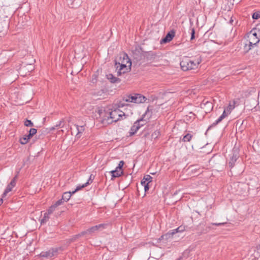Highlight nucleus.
<instances>
[{"instance_id": "45", "label": "nucleus", "mask_w": 260, "mask_h": 260, "mask_svg": "<svg viewBox=\"0 0 260 260\" xmlns=\"http://www.w3.org/2000/svg\"><path fill=\"white\" fill-rule=\"evenodd\" d=\"M3 203V199L2 198L0 199V206Z\"/></svg>"}, {"instance_id": "5", "label": "nucleus", "mask_w": 260, "mask_h": 260, "mask_svg": "<svg viewBox=\"0 0 260 260\" xmlns=\"http://www.w3.org/2000/svg\"><path fill=\"white\" fill-rule=\"evenodd\" d=\"M156 54L152 51H142L140 55V59L152 62L156 58Z\"/></svg>"}, {"instance_id": "16", "label": "nucleus", "mask_w": 260, "mask_h": 260, "mask_svg": "<svg viewBox=\"0 0 260 260\" xmlns=\"http://www.w3.org/2000/svg\"><path fill=\"white\" fill-rule=\"evenodd\" d=\"M136 104L144 103L147 100V98L140 93H136Z\"/></svg>"}, {"instance_id": "28", "label": "nucleus", "mask_w": 260, "mask_h": 260, "mask_svg": "<svg viewBox=\"0 0 260 260\" xmlns=\"http://www.w3.org/2000/svg\"><path fill=\"white\" fill-rule=\"evenodd\" d=\"M30 139L29 137H27L26 135L24 136L23 137L20 138L19 139V142L21 144L24 145L26 144Z\"/></svg>"}, {"instance_id": "44", "label": "nucleus", "mask_w": 260, "mask_h": 260, "mask_svg": "<svg viewBox=\"0 0 260 260\" xmlns=\"http://www.w3.org/2000/svg\"><path fill=\"white\" fill-rule=\"evenodd\" d=\"M233 22H234L233 17H232L231 18V19H230V22H230V24H231L232 25H233Z\"/></svg>"}, {"instance_id": "9", "label": "nucleus", "mask_w": 260, "mask_h": 260, "mask_svg": "<svg viewBox=\"0 0 260 260\" xmlns=\"http://www.w3.org/2000/svg\"><path fill=\"white\" fill-rule=\"evenodd\" d=\"M93 178H94V177L92 176V175H90L89 179L86 183H85L82 185L79 184L76 187V189H75L74 190H73L72 191L64 192L63 193V194H66V193H68L70 194V195H72L73 194L75 193L76 191L82 189V188L87 186V185L90 184L92 182Z\"/></svg>"}, {"instance_id": "17", "label": "nucleus", "mask_w": 260, "mask_h": 260, "mask_svg": "<svg viewBox=\"0 0 260 260\" xmlns=\"http://www.w3.org/2000/svg\"><path fill=\"white\" fill-rule=\"evenodd\" d=\"M107 77L110 82L112 83H119L121 81L119 78L114 76L112 74L107 75Z\"/></svg>"}, {"instance_id": "12", "label": "nucleus", "mask_w": 260, "mask_h": 260, "mask_svg": "<svg viewBox=\"0 0 260 260\" xmlns=\"http://www.w3.org/2000/svg\"><path fill=\"white\" fill-rule=\"evenodd\" d=\"M57 252V250L52 249L47 251H42L40 253V256L47 258H50L53 257L54 255V254L56 253Z\"/></svg>"}, {"instance_id": "38", "label": "nucleus", "mask_w": 260, "mask_h": 260, "mask_svg": "<svg viewBox=\"0 0 260 260\" xmlns=\"http://www.w3.org/2000/svg\"><path fill=\"white\" fill-rule=\"evenodd\" d=\"M124 164V162L123 160H121L119 161L118 166H117L118 169H122V167Z\"/></svg>"}, {"instance_id": "6", "label": "nucleus", "mask_w": 260, "mask_h": 260, "mask_svg": "<svg viewBox=\"0 0 260 260\" xmlns=\"http://www.w3.org/2000/svg\"><path fill=\"white\" fill-rule=\"evenodd\" d=\"M150 106H148L144 114L142 115V117L137 120L139 121L140 128L145 125L147 123V120L151 117V115L149 114L150 111H152V109H150Z\"/></svg>"}, {"instance_id": "14", "label": "nucleus", "mask_w": 260, "mask_h": 260, "mask_svg": "<svg viewBox=\"0 0 260 260\" xmlns=\"http://www.w3.org/2000/svg\"><path fill=\"white\" fill-rule=\"evenodd\" d=\"M110 173L111 174L112 178H117L122 175L123 174V171L122 169H119L117 167L114 170L110 171Z\"/></svg>"}, {"instance_id": "13", "label": "nucleus", "mask_w": 260, "mask_h": 260, "mask_svg": "<svg viewBox=\"0 0 260 260\" xmlns=\"http://www.w3.org/2000/svg\"><path fill=\"white\" fill-rule=\"evenodd\" d=\"M140 128V127L139 124V121H135L131 128L130 132H129V136H132L135 135Z\"/></svg>"}, {"instance_id": "33", "label": "nucleus", "mask_w": 260, "mask_h": 260, "mask_svg": "<svg viewBox=\"0 0 260 260\" xmlns=\"http://www.w3.org/2000/svg\"><path fill=\"white\" fill-rule=\"evenodd\" d=\"M24 124L26 126H34V123L30 120L26 119L24 121Z\"/></svg>"}, {"instance_id": "32", "label": "nucleus", "mask_w": 260, "mask_h": 260, "mask_svg": "<svg viewBox=\"0 0 260 260\" xmlns=\"http://www.w3.org/2000/svg\"><path fill=\"white\" fill-rule=\"evenodd\" d=\"M253 19H258L260 18V11H256L253 13L252 15Z\"/></svg>"}, {"instance_id": "1", "label": "nucleus", "mask_w": 260, "mask_h": 260, "mask_svg": "<svg viewBox=\"0 0 260 260\" xmlns=\"http://www.w3.org/2000/svg\"><path fill=\"white\" fill-rule=\"evenodd\" d=\"M202 61L200 55H197L194 58L184 56L180 62L181 69L183 71H188L198 69Z\"/></svg>"}, {"instance_id": "25", "label": "nucleus", "mask_w": 260, "mask_h": 260, "mask_svg": "<svg viewBox=\"0 0 260 260\" xmlns=\"http://www.w3.org/2000/svg\"><path fill=\"white\" fill-rule=\"evenodd\" d=\"M255 46L254 45H250V43L248 44H246L243 47L244 49V54H246L252 48H254Z\"/></svg>"}, {"instance_id": "34", "label": "nucleus", "mask_w": 260, "mask_h": 260, "mask_svg": "<svg viewBox=\"0 0 260 260\" xmlns=\"http://www.w3.org/2000/svg\"><path fill=\"white\" fill-rule=\"evenodd\" d=\"M191 32V37H190V40L192 41L195 38V29L193 27L191 28L190 29Z\"/></svg>"}, {"instance_id": "11", "label": "nucleus", "mask_w": 260, "mask_h": 260, "mask_svg": "<svg viewBox=\"0 0 260 260\" xmlns=\"http://www.w3.org/2000/svg\"><path fill=\"white\" fill-rule=\"evenodd\" d=\"M175 31L172 30L169 31L166 36L165 38L162 39L160 41V43H167L170 42L175 36Z\"/></svg>"}, {"instance_id": "23", "label": "nucleus", "mask_w": 260, "mask_h": 260, "mask_svg": "<svg viewBox=\"0 0 260 260\" xmlns=\"http://www.w3.org/2000/svg\"><path fill=\"white\" fill-rule=\"evenodd\" d=\"M224 118V115H221L215 122H214L208 128V129L211 128L212 127L215 126L218 123H219Z\"/></svg>"}, {"instance_id": "37", "label": "nucleus", "mask_w": 260, "mask_h": 260, "mask_svg": "<svg viewBox=\"0 0 260 260\" xmlns=\"http://www.w3.org/2000/svg\"><path fill=\"white\" fill-rule=\"evenodd\" d=\"M62 123V121H60L58 124H57L55 126H52L50 128H49V129L50 131H52L53 130H54L56 127H58L61 126V124Z\"/></svg>"}, {"instance_id": "26", "label": "nucleus", "mask_w": 260, "mask_h": 260, "mask_svg": "<svg viewBox=\"0 0 260 260\" xmlns=\"http://www.w3.org/2000/svg\"><path fill=\"white\" fill-rule=\"evenodd\" d=\"M76 127L78 131L77 136L79 138L81 136L80 134L84 132V126H79L78 125H76Z\"/></svg>"}, {"instance_id": "35", "label": "nucleus", "mask_w": 260, "mask_h": 260, "mask_svg": "<svg viewBox=\"0 0 260 260\" xmlns=\"http://www.w3.org/2000/svg\"><path fill=\"white\" fill-rule=\"evenodd\" d=\"M143 179H144V180H145L148 183H149L152 181V177L149 175H147L144 177Z\"/></svg>"}, {"instance_id": "30", "label": "nucleus", "mask_w": 260, "mask_h": 260, "mask_svg": "<svg viewBox=\"0 0 260 260\" xmlns=\"http://www.w3.org/2000/svg\"><path fill=\"white\" fill-rule=\"evenodd\" d=\"M192 138V135L190 134L187 133L185 136H183L182 140L183 142H189L191 138Z\"/></svg>"}, {"instance_id": "19", "label": "nucleus", "mask_w": 260, "mask_h": 260, "mask_svg": "<svg viewBox=\"0 0 260 260\" xmlns=\"http://www.w3.org/2000/svg\"><path fill=\"white\" fill-rule=\"evenodd\" d=\"M128 67L127 64L122 63L121 62H117V60H115V67L116 68V71L118 70H122L123 68H125V67Z\"/></svg>"}, {"instance_id": "42", "label": "nucleus", "mask_w": 260, "mask_h": 260, "mask_svg": "<svg viewBox=\"0 0 260 260\" xmlns=\"http://www.w3.org/2000/svg\"><path fill=\"white\" fill-rule=\"evenodd\" d=\"M147 183V181L145 180H144V179H143L141 181V184L144 186H145V185H146Z\"/></svg>"}, {"instance_id": "22", "label": "nucleus", "mask_w": 260, "mask_h": 260, "mask_svg": "<svg viewBox=\"0 0 260 260\" xmlns=\"http://www.w3.org/2000/svg\"><path fill=\"white\" fill-rule=\"evenodd\" d=\"M184 230H185V228L184 226H180L175 229L170 230V231H171V233L172 234V235L174 236L175 234H176L178 233L182 232Z\"/></svg>"}, {"instance_id": "49", "label": "nucleus", "mask_w": 260, "mask_h": 260, "mask_svg": "<svg viewBox=\"0 0 260 260\" xmlns=\"http://www.w3.org/2000/svg\"><path fill=\"white\" fill-rule=\"evenodd\" d=\"M176 192L174 193V195H176Z\"/></svg>"}, {"instance_id": "50", "label": "nucleus", "mask_w": 260, "mask_h": 260, "mask_svg": "<svg viewBox=\"0 0 260 260\" xmlns=\"http://www.w3.org/2000/svg\"><path fill=\"white\" fill-rule=\"evenodd\" d=\"M151 113H152V112H151ZM149 114H151H151H150L149 113Z\"/></svg>"}, {"instance_id": "31", "label": "nucleus", "mask_w": 260, "mask_h": 260, "mask_svg": "<svg viewBox=\"0 0 260 260\" xmlns=\"http://www.w3.org/2000/svg\"><path fill=\"white\" fill-rule=\"evenodd\" d=\"M61 197H62V198L57 201L61 202H60V205H62L64 202L68 201L70 200L71 196H61Z\"/></svg>"}, {"instance_id": "40", "label": "nucleus", "mask_w": 260, "mask_h": 260, "mask_svg": "<svg viewBox=\"0 0 260 260\" xmlns=\"http://www.w3.org/2000/svg\"><path fill=\"white\" fill-rule=\"evenodd\" d=\"M229 114H230L227 112V111L225 109H224L221 115H224V117L225 118V117L228 116V115Z\"/></svg>"}, {"instance_id": "27", "label": "nucleus", "mask_w": 260, "mask_h": 260, "mask_svg": "<svg viewBox=\"0 0 260 260\" xmlns=\"http://www.w3.org/2000/svg\"><path fill=\"white\" fill-rule=\"evenodd\" d=\"M37 132V129L35 128H31L29 131V134L26 135L27 137H29V139L32 138Z\"/></svg>"}, {"instance_id": "24", "label": "nucleus", "mask_w": 260, "mask_h": 260, "mask_svg": "<svg viewBox=\"0 0 260 260\" xmlns=\"http://www.w3.org/2000/svg\"><path fill=\"white\" fill-rule=\"evenodd\" d=\"M50 213H48L47 211H46L44 214L43 218L41 220V224L45 223L50 218Z\"/></svg>"}, {"instance_id": "39", "label": "nucleus", "mask_w": 260, "mask_h": 260, "mask_svg": "<svg viewBox=\"0 0 260 260\" xmlns=\"http://www.w3.org/2000/svg\"><path fill=\"white\" fill-rule=\"evenodd\" d=\"M125 105H126V104H125L124 103H122L121 102H120L118 104V108H122V107H123L124 106H125Z\"/></svg>"}, {"instance_id": "20", "label": "nucleus", "mask_w": 260, "mask_h": 260, "mask_svg": "<svg viewBox=\"0 0 260 260\" xmlns=\"http://www.w3.org/2000/svg\"><path fill=\"white\" fill-rule=\"evenodd\" d=\"M131 67H129L128 66V67H125V69L123 68V69H122V70H117L116 71H117V75L120 76L122 74H124L126 73H127L131 71Z\"/></svg>"}, {"instance_id": "29", "label": "nucleus", "mask_w": 260, "mask_h": 260, "mask_svg": "<svg viewBox=\"0 0 260 260\" xmlns=\"http://www.w3.org/2000/svg\"><path fill=\"white\" fill-rule=\"evenodd\" d=\"M173 235L171 233V231H169L168 233L165 234L161 235L162 238H165V240L167 241L169 239H171L173 237Z\"/></svg>"}, {"instance_id": "47", "label": "nucleus", "mask_w": 260, "mask_h": 260, "mask_svg": "<svg viewBox=\"0 0 260 260\" xmlns=\"http://www.w3.org/2000/svg\"><path fill=\"white\" fill-rule=\"evenodd\" d=\"M182 257H180L178 258H177L176 260H181Z\"/></svg>"}, {"instance_id": "3", "label": "nucleus", "mask_w": 260, "mask_h": 260, "mask_svg": "<svg viewBox=\"0 0 260 260\" xmlns=\"http://www.w3.org/2000/svg\"><path fill=\"white\" fill-rule=\"evenodd\" d=\"M247 38L250 45H254L255 47L260 41V29L255 27L247 33Z\"/></svg>"}, {"instance_id": "48", "label": "nucleus", "mask_w": 260, "mask_h": 260, "mask_svg": "<svg viewBox=\"0 0 260 260\" xmlns=\"http://www.w3.org/2000/svg\"><path fill=\"white\" fill-rule=\"evenodd\" d=\"M206 104H211V103H210V102H206Z\"/></svg>"}, {"instance_id": "46", "label": "nucleus", "mask_w": 260, "mask_h": 260, "mask_svg": "<svg viewBox=\"0 0 260 260\" xmlns=\"http://www.w3.org/2000/svg\"><path fill=\"white\" fill-rule=\"evenodd\" d=\"M165 240V238H161V236H160V237L158 239V240L159 241H161V240Z\"/></svg>"}, {"instance_id": "8", "label": "nucleus", "mask_w": 260, "mask_h": 260, "mask_svg": "<svg viewBox=\"0 0 260 260\" xmlns=\"http://www.w3.org/2000/svg\"><path fill=\"white\" fill-rule=\"evenodd\" d=\"M117 62H121L124 64H128L129 67L132 66V62L127 53L121 52L119 54L118 58L116 60Z\"/></svg>"}, {"instance_id": "7", "label": "nucleus", "mask_w": 260, "mask_h": 260, "mask_svg": "<svg viewBox=\"0 0 260 260\" xmlns=\"http://www.w3.org/2000/svg\"><path fill=\"white\" fill-rule=\"evenodd\" d=\"M239 155L238 150L236 149H233L231 153L229 154L230 160L229 162V167L232 168L235 166V164L239 158Z\"/></svg>"}, {"instance_id": "15", "label": "nucleus", "mask_w": 260, "mask_h": 260, "mask_svg": "<svg viewBox=\"0 0 260 260\" xmlns=\"http://www.w3.org/2000/svg\"><path fill=\"white\" fill-rule=\"evenodd\" d=\"M136 93L126 95L123 97L122 100L125 102L136 103Z\"/></svg>"}, {"instance_id": "21", "label": "nucleus", "mask_w": 260, "mask_h": 260, "mask_svg": "<svg viewBox=\"0 0 260 260\" xmlns=\"http://www.w3.org/2000/svg\"><path fill=\"white\" fill-rule=\"evenodd\" d=\"M84 235H85V233H84V231H82V232H81L80 233H79L78 234L74 235L71 239H70L69 240V242L70 243L73 242L75 241L79 237H81Z\"/></svg>"}, {"instance_id": "41", "label": "nucleus", "mask_w": 260, "mask_h": 260, "mask_svg": "<svg viewBox=\"0 0 260 260\" xmlns=\"http://www.w3.org/2000/svg\"><path fill=\"white\" fill-rule=\"evenodd\" d=\"M144 186V189H145V191H146L147 190L149 189V186H148V183H146V185H145Z\"/></svg>"}, {"instance_id": "2", "label": "nucleus", "mask_w": 260, "mask_h": 260, "mask_svg": "<svg viewBox=\"0 0 260 260\" xmlns=\"http://www.w3.org/2000/svg\"><path fill=\"white\" fill-rule=\"evenodd\" d=\"M109 117H108L107 119H104L107 120V121L111 119L110 122H108V123L116 122L119 120L125 119L127 116V115H126L124 112L121 111L118 108H115L113 110L111 109V111L109 112Z\"/></svg>"}, {"instance_id": "36", "label": "nucleus", "mask_w": 260, "mask_h": 260, "mask_svg": "<svg viewBox=\"0 0 260 260\" xmlns=\"http://www.w3.org/2000/svg\"><path fill=\"white\" fill-rule=\"evenodd\" d=\"M234 105H232L231 104H229V105L226 107V109H225L227 112L230 114L231 112V111L234 108Z\"/></svg>"}, {"instance_id": "43", "label": "nucleus", "mask_w": 260, "mask_h": 260, "mask_svg": "<svg viewBox=\"0 0 260 260\" xmlns=\"http://www.w3.org/2000/svg\"><path fill=\"white\" fill-rule=\"evenodd\" d=\"M224 223H213L212 224L213 225H217V226H219V225L224 224Z\"/></svg>"}, {"instance_id": "4", "label": "nucleus", "mask_w": 260, "mask_h": 260, "mask_svg": "<svg viewBox=\"0 0 260 260\" xmlns=\"http://www.w3.org/2000/svg\"><path fill=\"white\" fill-rule=\"evenodd\" d=\"M109 225L108 223H102L96 225L84 231L85 235L92 236L93 234L96 233L99 231H102L106 229Z\"/></svg>"}, {"instance_id": "18", "label": "nucleus", "mask_w": 260, "mask_h": 260, "mask_svg": "<svg viewBox=\"0 0 260 260\" xmlns=\"http://www.w3.org/2000/svg\"><path fill=\"white\" fill-rule=\"evenodd\" d=\"M61 201H56L53 205L51 206L49 209L47 210V212L48 213L50 214L53 213V212L55 210V208L58 206L60 205Z\"/></svg>"}, {"instance_id": "10", "label": "nucleus", "mask_w": 260, "mask_h": 260, "mask_svg": "<svg viewBox=\"0 0 260 260\" xmlns=\"http://www.w3.org/2000/svg\"><path fill=\"white\" fill-rule=\"evenodd\" d=\"M17 176H15L11 181L10 183L7 185L4 193L2 195H6L8 193L12 191L13 188L16 185V184Z\"/></svg>"}]
</instances>
